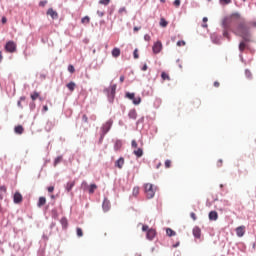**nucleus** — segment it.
Returning a JSON list of instances; mask_svg holds the SVG:
<instances>
[{"mask_svg": "<svg viewBox=\"0 0 256 256\" xmlns=\"http://www.w3.org/2000/svg\"><path fill=\"white\" fill-rule=\"evenodd\" d=\"M128 117L129 119H133V120L137 119V110L135 109L130 110L128 113Z\"/></svg>", "mask_w": 256, "mask_h": 256, "instance_id": "6ab92c4d", "label": "nucleus"}, {"mask_svg": "<svg viewBox=\"0 0 256 256\" xmlns=\"http://www.w3.org/2000/svg\"><path fill=\"white\" fill-rule=\"evenodd\" d=\"M1 21H2L3 24L7 23V17L3 16Z\"/></svg>", "mask_w": 256, "mask_h": 256, "instance_id": "338daca9", "label": "nucleus"}, {"mask_svg": "<svg viewBox=\"0 0 256 256\" xmlns=\"http://www.w3.org/2000/svg\"><path fill=\"white\" fill-rule=\"evenodd\" d=\"M76 235L77 237H83V229L80 227L76 228Z\"/></svg>", "mask_w": 256, "mask_h": 256, "instance_id": "72a5a7b5", "label": "nucleus"}, {"mask_svg": "<svg viewBox=\"0 0 256 256\" xmlns=\"http://www.w3.org/2000/svg\"><path fill=\"white\" fill-rule=\"evenodd\" d=\"M13 201H14V203H16V204L21 203V201H23V195H21V193H19V192H16V193L14 194Z\"/></svg>", "mask_w": 256, "mask_h": 256, "instance_id": "ddd939ff", "label": "nucleus"}, {"mask_svg": "<svg viewBox=\"0 0 256 256\" xmlns=\"http://www.w3.org/2000/svg\"><path fill=\"white\" fill-rule=\"evenodd\" d=\"M68 71H69V73H75V66H73V65H68Z\"/></svg>", "mask_w": 256, "mask_h": 256, "instance_id": "c03bdc74", "label": "nucleus"}, {"mask_svg": "<svg viewBox=\"0 0 256 256\" xmlns=\"http://www.w3.org/2000/svg\"><path fill=\"white\" fill-rule=\"evenodd\" d=\"M143 121H145L144 117L138 119L137 122H136V125H139V124L143 123Z\"/></svg>", "mask_w": 256, "mask_h": 256, "instance_id": "052dcab7", "label": "nucleus"}, {"mask_svg": "<svg viewBox=\"0 0 256 256\" xmlns=\"http://www.w3.org/2000/svg\"><path fill=\"white\" fill-rule=\"evenodd\" d=\"M239 13L233 14L230 18H224L222 21L223 37H226L228 41H231V35L229 31H232L235 35L242 37L245 43H250L251 27H256V22H245L244 20L239 22Z\"/></svg>", "mask_w": 256, "mask_h": 256, "instance_id": "f257e3e1", "label": "nucleus"}, {"mask_svg": "<svg viewBox=\"0 0 256 256\" xmlns=\"http://www.w3.org/2000/svg\"><path fill=\"white\" fill-rule=\"evenodd\" d=\"M47 15H50L51 19H57V17H59V14H57V11L53 10V8L47 10Z\"/></svg>", "mask_w": 256, "mask_h": 256, "instance_id": "f3484780", "label": "nucleus"}, {"mask_svg": "<svg viewBox=\"0 0 256 256\" xmlns=\"http://www.w3.org/2000/svg\"><path fill=\"white\" fill-rule=\"evenodd\" d=\"M138 51L139 50L137 48L134 50V52H133L134 59H137L139 57V52Z\"/></svg>", "mask_w": 256, "mask_h": 256, "instance_id": "de8ad7c7", "label": "nucleus"}, {"mask_svg": "<svg viewBox=\"0 0 256 256\" xmlns=\"http://www.w3.org/2000/svg\"><path fill=\"white\" fill-rule=\"evenodd\" d=\"M39 5L40 7H45V5H47V1H40Z\"/></svg>", "mask_w": 256, "mask_h": 256, "instance_id": "0e129e2a", "label": "nucleus"}, {"mask_svg": "<svg viewBox=\"0 0 256 256\" xmlns=\"http://www.w3.org/2000/svg\"><path fill=\"white\" fill-rule=\"evenodd\" d=\"M21 101H25V96L20 97V100L17 102V106L20 107V109H23V105H21Z\"/></svg>", "mask_w": 256, "mask_h": 256, "instance_id": "58836bf2", "label": "nucleus"}, {"mask_svg": "<svg viewBox=\"0 0 256 256\" xmlns=\"http://www.w3.org/2000/svg\"><path fill=\"white\" fill-rule=\"evenodd\" d=\"M81 189H83V191H88L89 189V184L87 183V181H82L81 183Z\"/></svg>", "mask_w": 256, "mask_h": 256, "instance_id": "c85d7f7f", "label": "nucleus"}, {"mask_svg": "<svg viewBox=\"0 0 256 256\" xmlns=\"http://www.w3.org/2000/svg\"><path fill=\"white\" fill-rule=\"evenodd\" d=\"M156 235L157 232L155 231V229L151 228L150 230H148V233H146V239H148V241H153Z\"/></svg>", "mask_w": 256, "mask_h": 256, "instance_id": "9d476101", "label": "nucleus"}, {"mask_svg": "<svg viewBox=\"0 0 256 256\" xmlns=\"http://www.w3.org/2000/svg\"><path fill=\"white\" fill-rule=\"evenodd\" d=\"M131 146H132L134 149H137V147H138L137 141L132 140Z\"/></svg>", "mask_w": 256, "mask_h": 256, "instance_id": "3c124183", "label": "nucleus"}, {"mask_svg": "<svg viewBox=\"0 0 256 256\" xmlns=\"http://www.w3.org/2000/svg\"><path fill=\"white\" fill-rule=\"evenodd\" d=\"M208 217L210 221H217V219H219V214L217 211H210Z\"/></svg>", "mask_w": 256, "mask_h": 256, "instance_id": "f8f14e48", "label": "nucleus"}, {"mask_svg": "<svg viewBox=\"0 0 256 256\" xmlns=\"http://www.w3.org/2000/svg\"><path fill=\"white\" fill-rule=\"evenodd\" d=\"M210 39L214 45H221V41H223V36L218 35L217 33H213L210 35Z\"/></svg>", "mask_w": 256, "mask_h": 256, "instance_id": "0eeeda50", "label": "nucleus"}, {"mask_svg": "<svg viewBox=\"0 0 256 256\" xmlns=\"http://www.w3.org/2000/svg\"><path fill=\"white\" fill-rule=\"evenodd\" d=\"M97 15L100 16V17H103L105 15V12H101V11H97Z\"/></svg>", "mask_w": 256, "mask_h": 256, "instance_id": "69168bd1", "label": "nucleus"}, {"mask_svg": "<svg viewBox=\"0 0 256 256\" xmlns=\"http://www.w3.org/2000/svg\"><path fill=\"white\" fill-rule=\"evenodd\" d=\"M51 129H53V122L48 121L46 123L45 130L49 132V131H51Z\"/></svg>", "mask_w": 256, "mask_h": 256, "instance_id": "c756f323", "label": "nucleus"}, {"mask_svg": "<svg viewBox=\"0 0 256 256\" xmlns=\"http://www.w3.org/2000/svg\"><path fill=\"white\" fill-rule=\"evenodd\" d=\"M82 122L89 123V118L85 114L82 116Z\"/></svg>", "mask_w": 256, "mask_h": 256, "instance_id": "09e8293b", "label": "nucleus"}, {"mask_svg": "<svg viewBox=\"0 0 256 256\" xmlns=\"http://www.w3.org/2000/svg\"><path fill=\"white\" fill-rule=\"evenodd\" d=\"M38 98H39L38 92H34L33 94H31L32 101H36Z\"/></svg>", "mask_w": 256, "mask_h": 256, "instance_id": "e433bc0d", "label": "nucleus"}, {"mask_svg": "<svg viewBox=\"0 0 256 256\" xmlns=\"http://www.w3.org/2000/svg\"><path fill=\"white\" fill-rule=\"evenodd\" d=\"M165 167H166V169H169V167H171V160L165 161Z\"/></svg>", "mask_w": 256, "mask_h": 256, "instance_id": "603ef678", "label": "nucleus"}, {"mask_svg": "<svg viewBox=\"0 0 256 256\" xmlns=\"http://www.w3.org/2000/svg\"><path fill=\"white\" fill-rule=\"evenodd\" d=\"M152 51L154 55H159L160 51H163V43L161 41H157L152 46Z\"/></svg>", "mask_w": 256, "mask_h": 256, "instance_id": "423d86ee", "label": "nucleus"}, {"mask_svg": "<svg viewBox=\"0 0 256 256\" xmlns=\"http://www.w3.org/2000/svg\"><path fill=\"white\" fill-rule=\"evenodd\" d=\"M0 191H2V193H7V187L0 186Z\"/></svg>", "mask_w": 256, "mask_h": 256, "instance_id": "680f3d73", "label": "nucleus"}, {"mask_svg": "<svg viewBox=\"0 0 256 256\" xmlns=\"http://www.w3.org/2000/svg\"><path fill=\"white\" fill-rule=\"evenodd\" d=\"M185 45H186V43H185L184 40H179V41L177 42V47H185Z\"/></svg>", "mask_w": 256, "mask_h": 256, "instance_id": "79ce46f5", "label": "nucleus"}, {"mask_svg": "<svg viewBox=\"0 0 256 256\" xmlns=\"http://www.w3.org/2000/svg\"><path fill=\"white\" fill-rule=\"evenodd\" d=\"M47 203V199L45 197H40L38 200V207H43V205H45Z\"/></svg>", "mask_w": 256, "mask_h": 256, "instance_id": "a878e982", "label": "nucleus"}, {"mask_svg": "<svg viewBox=\"0 0 256 256\" xmlns=\"http://www.w3.org/2000/svg\"><path fill=\"white\" fill-rule=\"evenodd\" d=\"M123 147V141L121 140H116L114 143V151H119Z\"/></svg>", "mask_w": 256, "mask_h": 256, "instance_id": "a211bd4d", "label": "nucleus"}, {"mask_svg": "<svg viewBox=\"0 0 256 256\" xmlns=\"http://www.w3.org/2000/svg\"><path fill=\"white\" fill-rule=\"evenodd\" d=\"M111 127H113V119H109L104 124H102L100 128V133H103V135H107V133L111 131Z\"/></svg>", "mask_w": 256, "mask_h": 256, "instance_id": "20e7f679", "label": "nucleus"}, {"mask_svg": "<svg viewBox=\"0 0 256 256\" xmlns=\"http://www.w3.org/2000/svg\"><path fill=\"white\" fill-rule=\"evenodd\" d=\"M161 78L164 80V81H166V79L169 81V74H167V73H165V72H162V74H161Z\"/></svg>", "mask_w": 256, "mask_h": 256, "instance_id": "4c0bfd02", "label": "nucleus"}, {"mask_svg": "<svg viewBox=\"0 0 256 256\" xmlns=\"http://www.w3.org/2000/svg\"><path fill=\"white\" fill-rule=\"evenodd\" d=\"M89 21H91V19L89 18V16H85L81 19V23H89Z\"/></svg>", "mask_w": 256, "mask_h": 256, "instance_id": "ea45409f", "label": "nucleus"}, {"mask_svg": "<svg viewBox=\"0 0 256 256\" xmlns=\"http://www.w3.org/2000/svg\"><path fill=\"white\" fill-rule=\"evenodd\" d=\"M192 233H193L195 239H201V228H199L197 226L194 227Z\"/></svg>", "mask_w": 256, "mask_h": 256, "instance_id": "2eb2a0df", "label": "nucleus"}, {"mask_svg": "<svg viewBox=\"0 0 256 256\" xmlns=\"http://www.w3.org/2000/svg\"><path fill=\"white\" fill-rule=\"evenodd\" d=\"M61 161H63V156L56 157L54 160V167H57Z\"/></svg>", "mask_w": 256, "mask_h": 256, "instance_id": "7c9ffc66", "label": "nucleus"}, {"mask_svg": "<svg viewBox=\"0 0 256 256\" xmlns=\"http://www.w3.org/2000/svg\"><path fill=\"white\" fill-rule=\"evenodd\" d=\"M245 47H247V45L245 44V40H243L239 44V51H240L239 57L242 63H245V59L243 58V51H245Z\"/></svg>", "mask_w": 256, "mask_h": 256, "instance_id": "1a4fd4ad", "label": "nucleus"}, {"mask_svg": "<svg viewBox=\"0 0 256 256\" xmlns=\"http://www.w3.org/2000/svg\"><path fill=\"white\" fill-rule=\"evenodd\" d=\"M118 13H127V9L125 7H122L118 10Z\"/></svg>", "mask_w": 256, "mask_h": 256, "instance_id": "13d9d810", "label": "nucleus"}, {"mask_svg": "<svg viewBox=\"0 0 256 256\" xmlns=\"http://www.w3.org/2000/svg\"><path fill=\"white\" fill-rule=\"evenodd\" d=\"M144 41H151V36L149 34H145Z\"/></svg>", "mask_w": 256, "mask_h": 256, "instance_id": "4d7b16f0", "label": "nucleus"}, {"mask_svg": "<svg viewBox=\"0 0 256 256\" xmlns=\"http://www.w3.org/2000/svg\"><path fill=\"white\" fill-rule=\"evenodd\" d=\"M103 91L107 96L108 102L113 103L115 101V94L117 93V84L110 85Z\"/></svg>", "mask_w": 256, "mask_h": 256, "instance_id": "f03ea898", "label": "nucleus"}, {"mask_svg": "<svg viewBox=\"0 0 256 256\" xmlns=\"http://www.w3.org/2000/svg\"><path fill=\"white\" fill-rule=\"evenodd\" d=\"M120 55H121V49H119V48L112 49V57L117 59V57H119Z\"/></svg>", "mask_w": 256, "mask_h": 256, "instance_id": "aec40b11", "label": "nucleus"}, {"mask_svg": "<svg viewBox=\"0 0 256 256\" xmlns=\"http://www.w3.org/2000/svg\"><path fill=\"white\" fill-rule=\"evenodd\" d=\"M125 81V76H120V83H123Z\"/></svg>", "mask_w": 256, "mask_h": 256, "instance_id": "774afa93", "label": "nucleus"}, {"mask_svg": "<svg viewBox=\"0 0 256 256\" xmlns=\"http://www.w3.org/2000/svg\"><path fill=\"white\" fill-rule=\"evenodd\" d=\"M29 107H30V111H35V107H36L35 102L34 101L30 102Z\"/></svg>", "mask_w": 256, "mask_h": 256, "instance_id": "a18cd8bd", "label": "nucleus"}, {"mask_svg": "<svg viewBox=\"0 0 256 256\" xmlns=\"http://www.w3.org/2000/svg\"><path fill=\"white\" fill-rule=\"evenodd\" d=\"M132 103H133V105H140L141 104V97L137 96L136 98H134Z\"/></svg>", "mask_w": 256, "mask_h": 256, "instance_id": "473e14b6", "label": "nucleus"}, {"mask_svg": "<svg viewBox=\"0 0 256 256\" xmlns=\"http://www.w3.org/2000/svg\"><path fill=\"white\" fill-rule=\"evenodd\" d=\"M245 75H246L247 79H251V77H252L251 70L246 69L245 70Z\"/></svg>", "mask_w": 256, "mask_h": 256, "instance_id": "a19ab883", "label": "nucleus"}, {"mask_svg": "<svg viewBox=\"0 0 256 256\" xmlns=\"http://www.w3.org/2000/svg\"><path fill=\"white\" fill-rule=\"evenodd\" d=\"M5 50L8 53H15V51H17V44L10 40L6 43Z\"/></svg>", "mask_w": 256, "mask_h": 256, "instance_id": "39448f33", "label": "nucleus"}, {"mask_svg": "<svg viewBox=\"0 0 256 256\" xmlns=\"http://www.w3.org/2000/svg\"><path fill=\"white\" fill-rule=\"evenodd\" d=\"M105 135L107 134H103L102 132H100L99 143H103V139H105Z\"/></svg>", "mask_w": 256, "mask_h": 256, "instance_id": "8fccbe9b", "label": "nucleus"}, {"mask_svg": "<svg viewBox=\"0 0 256 256\" xmlns=\"http://www.w3.org/2000/svg\"><path fill=\"white\" fill-rule=\"evenodd\" d=\"M67 89H69V91H75V87H77V84H75V82L71 81L70 83H68L66 85Z\"/></svg>", "mask_w": 256, "mask_h": 256, "instance_id": "bb28decb", "label": "nucleus"}, {"mask_svg": "<svg viewBox=\"0 0 256 256\" xmlns=\"http://www.w3.org/2000/svg\"><path fill=\"white\" fill-rule=\"evenodd\" d=\"M142 231L148 233V231H151V228H149L148 225H143V226H142Z\"/></svg>", "mask_w": 256, "mask_h": 256, "instance_id": "49530a36", "label": "nucleus"}, {"mask_svg": "<svg viewBox=\"0 0 256 256\" xmlns=\"http://www.w3.org/2000/svg\"><path fill=\"white\" fill-rule=\"evenodd\" d=\"M220 3H224V5H229L231 0H220Z\"/></svg>", "mask_w": 256, "mask_h": 256, "instance_id": "bf43d9fd", "label": "nucleus"}, {"mask_svg": "<svg viewBox=\"0 0 256 256\" xmlns=\"http://www.w3.org/2000/svg\"><path fill=\"white\" fill-rule=\"evenodd\" d=\"M190 216L193 221H197V215L195 214V212L190 213Z\"/></svg>", "mask_w": 256, "mask_h": 256, "instance_id": "5fc2aeb1", "label": "nucleus"}, {"mask_svg": "<svg viewBox=\"0 0 256 256\" xmlns=\"http://www.w3.org/2000/svg\"><path fill=\"white\" fill-rule=\"evenodd\" d=\"M167 25H169V22H167V20H165V18H161L160 19V27H167Z\"/></svg>", "mask_w": 256, "mask_h": 256, "instance_id": "2f4dec72", "label": "nucleus"}, {"mask_svg": "<svg viewBox=\"0 0 256 256\" xmlns=\"http://www.w3.org/2000/svg\"><path fill=\"white\" fill-rule=\"evenodd\" d=\"M166 235H168V237H175V235H177V232H175V230H173L171 228H167Z\"/></svg>", "mask_w": 256, "mask_h": 256, "instance_id": "412c9836", "label": "nucleus"}, {"mask_svg": "<svg viewBox=\"0 0 256 256\" xmlns=\"http://www.w3.org/2000/svg\"><path fill=\"white\" fill-rule=\"evenodd\" d=\"M144 189L147 199H153V197H155V187L153 186V184H145Z\"/></svg>", "mask_w": 256, "mask_h": 256, "instance_id": "7ed1b4c3", "label": "nucleus"}, {"mask_svg": "<svg viewBox=\"0 0 256 256\" xmlns=\"http://www.w3.org/2000/svg\"><path fill=\"white\" fill-rule=\"evenodd\" d=\"M47 191H48V193H53V191H55V187L49 186V187H47Z\"/></svg>", "mask_w": 256, "mask_h": 256, "instance_id": "864d4df0", "label": "nucleus"}, {"mask_svg": "<svg viewBox=\"0 0 256 256\" xmlns=\"http://www.w3.org/2000/svg\"><path fill=\"white\" fill-rule=\"evenodd\" d=\"M174 5H175V7H180L181 6V0H175Z\"/></svg>", "mask_w": 256, "mask_h": 256, "instance_id": "6e6d98bb", "label": "nucleus"}, {"mask_svg": "<svg viewBox=\"0 0 256 256\" xmlns=\"http://www.w3.org/2000/svg\"><path fill=\"white\" fill-rule=\"evenodd\" d=\"M149 67L147 66V64L145 63L142 68H141V71H147Z\"/></svg>", "mask_w": 256, "mask_h": 256, "instance_id": "e2e57ef3", "label": "nucleus"}, {"mask_svg": "<svg viewBox=\"0 0 256 256\" xmlns=\"http://www.w3.org/2000/svg\"><path fill=\"white\" fill-rule=\"evenodd\" d=\"M237 237H243L245 235V226H239L236 228Z\"/></svg>", "mask_w": 256, "mask_h": 256, "instance_id": "dca6fc26", "label": "nucleus"}, {"mask_svg": "<svg viewBox=\"0 0 256 256\" xmlns=\"http://www.w3.org/2000/svg\"><path fill=\"white\" fill-rule=\"evenodd\" d=\"M134 96H135V93H130V92L126 93V97L127 99H130V101L133 99Z\"/></svg>", "mask_w": 256, "mask_h": 256, "instance_id": "37998d69", "label": "nucleus"}, {"mask_svg": "<svg viewBox=\"0 0 256 256\" xmlns=\"http://www.w3.org/2000/svg\"><path fill=\"white\" fill-rule=\"evenodd\" d=\"M60 223L62 225V229H67V226L69 225V222L67 221V219L65 217L61 218Z\"/></svg>", "mask_w": 256, "mask_h": 256, "instance_id": "5701e85b", "label": "nucleus"}, {"mask_svg": "<svg viewBox=\"0 0 256 256\" xmlns=\"http://www.w3.org/2000/svg\"><path fill=\"white\" fill-rule=\"evenodd\" d=\"M133 153L139 159L143 155V148H138L137 150H134Z\"/></svg>", "mask_w": 256, "mask_h": 256, "instance_id": "4be33fe9", "label": "nucleus"}, {"mask_svg": "<svg viewBox=\"0 0 256 256\" xmlns=\"http://www.w3.org/2000/svg\"><path fill=\"white\" fill-rule=\"evenodd\" d=\"M74 187H75V181H69L65 185V191H67V193H71V191L73 190Z\"/></svg>", "mask_w": 256, "mask_h": 256, "instance_id": "4468645a", "label": "nucleus"}, {"mask_svg": "<svg viewBox=\"0 0 256 256\" xmlns=\"http://www.w3.org/2000/svg\"><path fill=\"white\" fill-rule=\"evenodd\" d=\"M51 217H52V219H58V217H59V212H57V208H53V209L51 210Z\"/></svg>", "mask_w": 256, "mask_h": 256, "instance_id": "cd10ccee", "label": "nucleus"}, {"mask_svg": "<svg viewBox=\"0 0 256 256\" xmlns=\"http://www.w3.org/2000/svg\"><path fill=\"white\" fill-rule=\"evenodd\" d=\"M95 189H97V184H91L90 186H88L89 194L93 195V193H95Z\"/></svg>", "mask_w": 256, "mask_h": 256, "instance_id": "393cba45", "label": "nucleus"}, {"mask_svg": "<svg viewBox=\"0 0 256 256\" xmlns=\"http://www.w3.org/2000/svg\"><path fill=\"white\" fill-rule=\"evenodd\" d=\"M132 195L134 197H137V195H139V187H134L132 190Z\"/></svg>", "mask_w": 256, "mask_h": 256, "instance_id": "f704fd0d", "label": "nucleus"}, {"mask_svg": "<svg viewBox=\"0 0 256 256\" xmlns=\"http://www.w3.org/2000/svg\"><path fill=\"white\" fill-rule=\"evenodd\" d=\"M111 3V0H99V4L100 5H105V6H107V5H109Z\"/></svg>", "mask_w": 256, "mask_h": 256, "instance_id": "c9c22d12", "label": "nucleus"}, {"mask_svg": "<svg viewBox=\"0 0 256 256\" xmlns=\"http://www.w3.org/2000/svg\"><path fill=\"white\" fill-rule=\"evenodd\" d=\"M102 209L104 213H107V211L111 209V201H109L107 197H104L102 202Z\"/></svg>", "mask_w": 256, "mask_h": 256, "instance_id": "6e6552de", "label": "nucleus"}, {"mask_svg": "<svg viewBox=\"0 0 256 256\" xmlns=\"http://www.w3.org/2000/svg\"><path fill=\"white\" fill-rule=\"evenodd\" d=\"M14 131H15V133H17V135H23V131H24L23 126H21V125L16 126L14 128Z\"/></svg>", "mask_w": 256, "mask_h": 256, "instance_id": "b1692460", "label": "nucleus"}, {"mask_svg": "<svg viewBox=\"0 0 256 256\" xmlns=\"http://www.w3.org/2000/svg\"><path fill=\"white\" fill-rule=\"evenodd\" d=\"M125 165V158L120 157L118 160L115 162V167L118 169H123V166Z\"/></svg>", "mask_w": 256, "mask_h": 256, "instance_id": "9b49d317", "label": "nucleus"}]
</instances>
